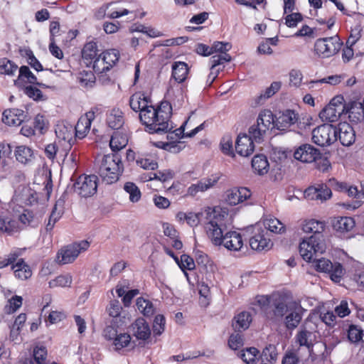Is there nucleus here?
I'll list each match as a JSON object with an SVG mask.
<instances>
[{"mask_svg":"<svg viewBox=\"0 0 364 364\" xmlns=\"http://www.w3.org/2000/svg\"><path fill=\"white\" fill-rule=\"evenodd\" d=\"M128 142L127 136L119 132H115L111 137L109 146L112 151H119L126 146Z\"/></svg>","mask_w":364,"mask_h":364,"instance_id":"37998d69","label":"nucleus"},{"mask_svg":"<svg viewBox=\"0 0 364 364\" xmlns=\"http://www.w3.org/2000/svg\"><path fill=\"white\" fill-rule=\"evenodd\" d=\"M18 222L9 218H0V230L9 235L18 232L19 230Z\"/></svg>","mask_w":364,"mask_h":364,"instance_id":"c03bdc74","label":"nucleus"},{"mask_svg":"<svg viewBox=\"0 0 364 364\" xmlns=\"http://www.w3.org/2000/svg\"><path fill=\"white\" fill-rule=\"evenodd\" d=\"M290 301L280 298L274 302L273 314L276 318H282L289 310Z\"/></svg>","mask_w":364,"mask_h":364,"instance_id":"a18cd8bd","label":"nucleus"},{"mask_svg":"<svg viewBox=\"0 0 364 364\" xmlns=\"http://www.w3.org/2000/svg\"><path fill=\"white\" fill-rule=\"evenodd\" d=\"M326 245L324 241L316 240L314 237L304 239L299 244V254L302 258L310 262L317 253L325 252Z\"/></svg>","mask_w":364,"mask_h":364,"instance_id":"9d476101","label":"nucleus"},{"mask_svg":"<svg viewBox=\"0 0 364 364\" xmlns=\"http://www.w3.org/2000/svg\"><path fill=\"white\" fill-rule=\"evenodd\" d=\"M337 139H338L342 145L349 146L355 140V133L353 128L347 122H341L338 125Z\"/></svg>","mask_w":364,"mask_h":364,"instance_id":"4be33fe9","label":"nucleus"},{"mask_svg":"<svg viewBox=\"0 0 364 364\" xmlns=\"http://www.w3.org/2000/svg\"><path fill=\"white\" fill-rule=\"evenodd\" d=\"M173 127H175V126L173 125ZM174 128L175 127H173L172 129H171L170 131L166 132V133H168L167 139L171 140V141L166 143L164 145V149L166 150H168V151H170L172 152H178L182 149V148L181 146V142H180L178 141H176L174 132H173V131H172ZM164 133L165 132H162L161 134H164Z\"/></svg>","mask_w":364,"mask_h":364,"instance_id":"864d4df0","label":"nucleus"},{"mask_svg":"<svg viewBox=\"0 0 364 364\" xmlns=\"http://www.w3.org/2000/svg\"><path fill=\"white\" fill-rule=\"evenodd\" d=\"M222 211L223 210L220 208L217 207L215 208H207L197 213L189 212L186 223L191 227H196L200 222L203 221L205 223V229L208 234L209 225L211 223L214 225V222H216L215 218H218V215H220Z\"/></svg>","mask_w":364,"mask_h":364,"instance_id":"0eeeda50","label":"nucleus"},{"mask_svg":"<svg viewBox=\"0 0 364 364\" xmlns=\"http://www.w3.org/2000/svg\"><path fill=\"white\" fill-rule=\"evenodd\" d=\"M124 190L129 194V199L132 203H137L141 199V191L135 183H125Z\"/></svg>","mask_w":364,"mask_h":364,"instance_id":"8fccbe9b","label":"nucleus"},{"mask_svg":"<svg viewBox=\"0 0 364 364\" xmlns=\"http://www.w3.org/2000/svg\"><path fill=\"white\" fill-rule=\"evenodd\" d=\"M177 263L186 277H188V274L186 270H192L195 268V263L193 258L185 254L181 256V259L180 261L178 260Z\"/></svg>","mask_w":364,"mask_h":364,"instance_id":"13d9d810","label":"nucleus"},{"mask_svg":"<svg viewBox=\"0 0 364 364\" xmlns=\"http://www.w3.org/2000/svg\"><path fill=\"white\" fill-rule=\"evenodd\" d=\"M314 267L318 272L328 273L331 280L335 282H339L345 273V269L340 263H332L325 258L314 260Z\"/></svg>","mask_w":364,"mask_h":364,"instance_id":"9b49d317","label":"nucleus"},{"mask_svg":"<svg viewBox=\"0 0 364 364\" xmlns=\"http://www.w3.org/2000/svg\"><path fill=\"white\" fill-rule=\"evenodd\" d=\"M346 74L330 75L327 77H324L317 80H311L309 82V88H313L316 84L328 83L331 85H337L343 82L346 78Z\"/></svg>","mask_w":364,"mask_h":364,"instance_id":"79ce46f5","label":"nucleus"},{"mask_svg":"<svg viewBox=\"0 0 364 364\" xmlns=\"http://www.w3.org/2000/svg\"><path fill=\"white\" fill-rule=\"evenodd\" d=\"M252 321V315L248 311H242L237 314L232 321V327L237 331L246 330Z\"/></svg>","mask_w":364,"mask_h":364,"instance_id":"473e14b6","label":"nucleus"},{"mask_svg":"<svg viewBox=\"0 0 364 364\" xmlns=\"http://www.w3.org/2000/svg\"><path fill=\"white\" fill-rule=\"evenodd\" d=\"M77 80L82 87H92L95 82V77L91 71H83L79 73Z\"/></svg>","mask_w":364,"mask_h":364,"instance_id":"3c124183","label":"nucleus"},{"mask_svg":"<svg viewBox=\"0 0 364 364\" xmlns=\"http://www.w3.org/2000/svg\"><path fill=\"white\" fill-rule=\"evenodd\" d=\"M14 154L16 159L23 164H30L35 159L33 150L25 145L16 146Z\"/></svg>","mask_w":364,"mask_h":364,"instance_id":"c756f323","label":"nucleus"},{"mask_svg":"<svg viewBox=\"0 0 364 364\" xmlns=\"http://www.w3.org/2000/svg\"><path fill=\"white\" fill-rule=\"evenodd\" d=\"M276 117L269 109L262 110L257 117V124L252 125L249 129V133L256 142L263 140L267 132L275 127Z\"/></svg>","mask_w":364,"mask_h":364,"instance_id":"20e7f679","label":"nucleus"},{"mask_svg":"<svg viewBox=\"0 0 364 364\" xmlns=\"http://www.w3.org/2000/svg\"><path fill=\"white\" fill-rule=\"evenodd\" d=\"M55 132L59 140L63 141L65 149L68 150L76 141L74 136V127L70 123L65 122H59L55 127Z\"/></svg>","mask_w":364,"mask_h":364,"instance_id":"4468645a","label":"nucleus"},{"mask_svg":"<svg viewBox=\"0 0 364 364\" xmlns=\"http://www.w3.org/2000/svg\"><path fill=\"white\" fill-rule=\"evenodd\" d=\"M250 196L251 192L247 188H234L228 191L226 200L230 205H235L246 200Z\"/></svg>","mask_w":364,"mask_h":364,"instance_id":"393cba45","label":"nucleus"},{"mask_svg":"<svg viewBox=\"0 0 364 364\" xmlns=\"http://www.w3.org/2000/svg\"><path fill=\"white\" fill-rule=\"evenodd\" d=\"M107 123L113 129H120L124 123L122 112L119 109H112L107 114Z\"/></svg>","mask_w":364,"mask_h":364,"instance_id":"f704fd0d","label":"nucleus"},{"mask_svg":"<svg viewBox=\"0 0 364 364\" xmlns=\"http://www.w3.org/2000/svg\"><path fill=\"white\" fill-rule=\"evenodd\" d=\"M258 351L255 348H247L242 350L240 358L247 364H255Z\"/></svg>","mask_w":364,"mask_h":364,"instance_id":"052dcab7","label":"nucleus"},{"mask_svg":"<svg viewBox=\"0 0 364 364\" xmlns=\"http://www.w3.org/2000/svg\"><path fill=\"white\" fill-rule=\"evenodd\" d=\"M277 353L274 346L266 347L260 355L262 364H274L277 360Z\"/></svg>","mask_w":364,"mask_h":364,"instance_id":"49530a36","label":"nucleus"},{"mask_svg":"<svg viewBox=\"0 0 364 364\" xmlns=\"http://www.w3.org/2000/svg\"><path fill=\"white\" fill-rule=\"evenodd\" d=\"M122 307L118 300H112L108 306L107 311L109 315L113 318H117L120 316Z\"/></svg>","mask_w":364,"mask_h":364,"instance_id":"338daca9","label":"nucleus"},{"mask_svg":"<svg viewBox=\"0 0 364 364\" xmlns=\"http://www.w3.org/2000/svg\"><path fill=\"white\" fill-rule=\"evenodd\" d=\"M18 78L14 80V84L18 85L21 82H26L30 84H36L42 87H47L45 84L37 81V77L31 73L28 67L21 66L18 70Z\"/></svg>","mask_w":364,"mask_h":364,"instance_id":"2f4dec72","label":"nucleus"},{"mask_svg":"<svg viewBox=\"0 0 364 364\" xmlns=\"http://www.w3.org/2000/svg\"><path fill=\"white\" fill-rule=\"evenodd\" d=\"M316 328L317 326L315 323L306 319L295 336L296 343L300 346L306 347L310 353L316 340L318 334Z\"/></svg>","mask_w":364,"mask_h":364,"instance_id":"6e6552de","label":"nucleus"},{"mask_svg":"<svg viewBox=\"0 0 364 364\" xmlns=\"http://www.w3.org/2000/svg\"><path fill=\"white\" fill-rule=\"evenodd\" d=\"M136 306L138 310L145 316H151L154 313L153 304L143 297H139L136 299Z\"/></svg>","mask_w":364,"mask_h":364,"instance_id":"09e8293b","label":"nucleus"},{"mask_svg":"<svg viewBox=\"0 0 364 364\" xmlns=\"http://www.w3.org/2000/svg\"><path fill=\"white\" fill-rule=\"evenodd\" d=\"M250 245L252 250L261 252L269 250L272 247V242L267 232L261 230L250 237Z\"/></svg>","mask_w":364,"mask_h":364,"instance_id":"412c9836","label":"nucleus"},{"mask_svg":"<svg viewBox=\"0 0 364 364\" xmlns=\"http://www.w3.org/2000/svg\"><path fill=\"white\" fill-rule=\"evenodd\" d=\"M343 45L337 35L331 37L321 38L314 43V52L321 58H331L338 53Z\"/></svg>","mask_w":364,"mask_h":364,"instance_id":"39448f33","label":"nucleus"},{"mask_svg":"<svg viewBox=\"0 0 364 364\" xmlns=\"http://www.w3.org/2000/svg\"><path fill=\"white\" fill-rule=\"evenodd\" d=\"M252 166L259 175H264L268 172L269 163L264 155H256L252 160Z\"/></svg>","mask_w":364,"mask_h":364,"instance_id":"58836bf2","label":"nucleus"},{"mask_svg":"<svg viewBox=\"0 0 364 364\" xmlns=\"http://www.w3.org/2000/svg\"><path fill=\"white\" fill-rule=\"evenodd\" d=\"M92 63V68L95 73H102L109 70V68H107V64H105V60H104L102 54L97 56Z\"/></svg>","mask_w":364,"mask_h":364,"instance_id":"680f3d73","label":"nucleus"},{"mask_svg":"<svg viewBox=\"0 0 364 364\" xmlns=\"http://www.w3.org/2000/svg\"><path fill=\"white\" fill-rule=\"evenodd\" d=\"M348 114L351 122L361 121L364 115V104L358 101H350L347 103L343 115Z\"/></svg>","mask_w":364,"mask_h":364,"instance_id":"a878e982","label":"nucleus"},{"mask_svg":"<svg viewBox=\"0 0 364 364\" xmlns=\"http://www.w3.org/2000/svg\"><path fill=\"white\" fill-rule=\"evenodd\" d=\"M105 15L109 18H118L132 13L127 9L122 8L115 2H109L102 6Z\"/></svg>","mask_w":364,"mask_h":364,"instance_id":"c85d7f7f","label":"nucleus"},{"mask_svg":"<svg viewBox=\"0 0 364 364\" xmlns=\"http://www.w3.org/2000/svg\"><path fill=\"white\" fill-rule=\"evenodd\" d=\"M326 224L323 221L315 219L304 220L301 224V230L305 233H312L309 237L324 241L323 232L325 230Z\"/></svg>","mask_w":364,"mask_h":364,"instance_id":"f3484780","label":"nucleus"},{"mask_svg":"<svg viewBox=\"0 0 364 364\" xmlns=\"http://www.w3.org/2000/svg\"><path fill=\"white\" fill-rule=\"evenodd\" d=\"M264 225L270 232L282 234L285 232V225L277 218L267 216L264 219Z\"/></svg>","mask_w":364,"mask_h":364,"instance_id":"ea45409f","label":"nucleus"},{"mask_svg":"<svg viewBox=\"0 0 364 364\" xmlns=\"http://www.w3.org/2000/svg\"><path fill=\"white\" fill-rule=\"evenodd\" d=\"M255 141L249 133L240 134L238 135L235 142V150L241 156L247 157L250 156L255 151L254 141Z\"/></svg>","mask_w":364,"mask_h":364,"instance_id":"dca6fc26","label":"nucleus"},{"mask_svg":"<svg viewBox=\"0 0 364 364\" xmlns=\"http://www.w3.org/2000/svg\"><path fill=\"white\" fill-rule=\"evenodd\" d=\"M305 309L298 300H290L289 310L284 318V325L289 330H294L299 325Z\"/></svg>","mask_w":364,"mask_h":364,"instance_id":"ddd939ff","label":"nucleus"},{"mask_svg":"<svg viewBox=\"0 0 364 364\" xmlns=\"http://www.w3.org/2000/svg\"><path fill=\"white\" fill-rule=\"evenodd\" d=\"M220 146L223 154L230 156H235L232 148V139L230 135H225L222 138Z\"/></svg>","mask_w":364,"mask_h":364,"instance_id":"bf43d9fd","label":"nucleus"},{"mask_svg":"<svg viewBox=\"0 0 364 364\" xmlns=\"http://www.w3.org/2000/svg\"><path fill=\"white\" fill-rule=\"evenodd\" d=\"M97 46L94 41L87 42L82 50V57L87 63H92V60L97 56Z\"/></svg>","mask_w":364,"mask_h":364,"instance_id":"a19ab883","label":"nucleus"},{"mask_svg":"<svg viewBox=\"0 0 364 364\" xmlns=\"http://www.w3.org/2000/svg\"><path fill=\"white\" fill-rule=\"evenodd\" d=\"M72 277L69 274H62L58 276L54 279L49 282V287L51 288L54 287H70L72 284Z\"/></svg>","mask_w":364,"mask_h":364,"instance_id":"603ef678","label":"nucleus"},{"mask_svg":"<svg viewBox=\"0 0 364 364\" xmlns=\"http://www.w3.org/2000/svg\"><path fill=\"white\" fill-rule=\"evenodd\" d=\"M171 77L178 83H183L188 77L189 68L188 65L181 61H176L172 64Z\"/></svg>","mask_w":364,"mask_h":364,"instance_id":"cd10ccee","label":"nucleus"},{"mask_svg":"<svg viewBox=\"0 0 364 364\" xmlns=\"http://www.w3.org/2000/svg\"><path fill=\"white\" fill-rule=\"evenodd\" d=\"M299 120V115L294 110L286 109L276 117L275 127L279 130H287Z\"/></svg>","mask_w":364,"mask_h":364,"instance_id":"aec40b11","label":"nucleus"},{"mask_svg":"<svg viewBox=\"0 0 364 364\" xmlns=\"http://www.w3.org/2000/svg\"><path fill=\"white\" fill-rule=\"evenodd\" d=\"M284 19L287 26L289 28H294L299 23L302 21L303 16L300 13L291 12L290 14L287 15Z\"/></svg>","mask_w":364,"mask_h":364,"instance_id":"e2e57ef3","label":"nucleus"},{"mask_svg":"<svg viewBox=\"0 0 364 364\" xmlns=\"http://www.w3.org/2000/svg\"><path fill=\"white\" fill-rule=\"evenodd\" d=\"M16 278L20 280H26L32 276L30 266L23 259H18L11 267Z\"/></svg>","mask_w":364,"mask_h":364,"instance_id":"7c9ffc66","label":"nucleus"},{"mask_svg":"<svg viewBox=\"0 0 364 364\" xmlns=\"http://www.w3.org/2000/svg\"><path fill=\"white\" fill-rule=\"evenodd\" d=\"M98 173L107 184L117 182L124 171L121 157L117 154H109L97 158Z\"/></svg>","mask_w":364,"mask_h":364,"instance_id":"7ed1b4c3","label":"nucleus"},{"mask_svg":"<svg viewBox=\"0 0 364 364\" xmlns=\"http://www.w3.org/2000/svg\"><path fill=\"white\" fill-rule=\"evenodd\" d=\"M172 107L168 102H162L156 108L148 105L141 110L139 118L150 134H161L172 129L173 122L170 120Z\"/></svg>","mask_w":364,"mask_h":364,"instance_id":"f257e3e1","label":"nucleus"},{"mask_svg":"<svg viewBox=\"0 0 364 364\" xmlns=\"http://www.w3.org/2000/svg\"><path fill=\"white\" fill-rule=\"evenodd\" d=\"M130 342V336L128 333H124L117 334L113 341V345L114 346L115 350H119L128 346Z\"/></svg>","mask_w":364,"mask_h":364,"instance_id":"4d7b16f0","label":"nucleus"},{"mask_svg":"<svg viewBox=\"0 0 364 364\" xmlns=\"http://www.w3.org/2000/svg\"><path fill=\"white\" fill-rule=\"evenodd\" d=\"M97 188V176L95 175H82L78 177L74 183V191L82 197H90Z\"/></svg>","mask_w":364,"mask_h":364,"instance_id":"f8f14e48","label":"nucleus"},{"mask_svg":"<svg viewBox=\"0 0 364 364\" xmlns=\"http://www.w3.org/2000/svg\"><path fill=\"white\" fill-rule=\"evenodd\" d=\"M26 119V114L22 109L13 108L6 109L3 112L2 121L9 126L18 127Z\"/></svg>","mask_w":364,"mask_h":364,"instance_id":"b1692460","label":"nucleus"},{"mask_svg":"<svg viewBox=\"0 0 364 364\" xmlns=\"http://www.w3.org/2000/svg\"><path fill=\"white\" fill-rule=\"evenodd\" d=\"M363 330L358 326L351 325L348 331V339L353 343L360 341L362 339Z\"/></svg>","mask_w":364,"mask_h":364,"instance_id":"0e129e2a","label":"nucleus"},{"mask_svg":"<svg viewBox=\"0 0 364 364\" xmlns=\"http://www.w3.org/2000/svg\"><path fill=\"white\" fill-rule=\"evenodd\" d=\"M101 54L104 58V60H105L107 68H109V69L115 65L119 58V53L116 49L107 50Z\"/></svg>","mask_w":364,"mask_h":364,"instance_id":"5fc2aeb1","label":"nucleus"},{"mask_svg":"<svg viewBox=\"0 0 364 364\" xmlns=\"http://www.w3.org/2000/svg\"><path fill=\"white\" fill-rule=\"evenodd\" d=\"M312 140L318 146H328L337 140V129L328 124L318 126L312 132Z\"/></svg>","mask_w":364,"mask_h":364,"instance_id":"1a4fd4ad","label":"nucleus"},{"mask_svg":"<svg viewBox=\"0 0 364 364\" xmlns=\"http://www.w3.org/2000/svg\"><path fill=\"white\" fill-rule=\"evenodd\" d=\"M95 117V112L93 111H89L84 115H82L74 128V132L75 137L80 139L85 138L88 134L92 122Z\"/></svg>","mask_w":364,"mask_h":364,"instance_id":"6ab92c4d","label":"nucleus"},{"mask_svg":"<svg viewBox=\"0 0 364 364\" xmlns=\"http://www.w3.org/2000/svg\"><path fill=\"white\" fill-rule=\"evenodd\" d=\"M18 67L13 61L4 58L0 59V74L13 76L17 72Z\"/></svg>","mask_w":364,"mask_h":364,"instance_id":"de8ad7c7","label":"nucleus"},{"mask_svg":"<svg viewBox=\"0 0 364 364\" xmlns=\"http://www.w3.org/2000/svg\"><path fill=\"white\" fill-rule=\"evenodd\" d=\"M129 105L134 112H140L148 106V101L144 94L136 92L129 99Z\"/></svg>","mask_w":364,"mask_h":364,"instance_id":"4c0bfd02","label":"nucleus"},{"mask_svg":"<svg viewBox=\"0 0 364 364\" xmlns=\"http://www.w3.org/2000/svg\"><path fill=\"white\" fill-rule=\"evenodd\" d=\"M24 93L30 98L34 100H45L42 92L36 87L32 85L26 86L24 88Z\"/></svg>","mask_w":364,"mask_h":364,"instance_id":"774afa93","label":"nucleus"},{"mask_svg":"<svg viewBox=\"0 0 364 364\" xmlns=\"http://www.w3.org/2000/svg\"><path fill=\"white\" fill-rule=\"evenodd\" d=\"M331 225L336 232L343 234L351 231L355 225V222L351 217L341 216L333 218Z\"/></svg>","mask_w":364,"mask_h":364,"instance_id":"bb28decb","label":"nucleus"},{"mask_svg":"<svg viewBox=\"0 0 364 364\" xmlns=\"http://www.w3.org/2000/svg\"><path fill=\"white\" fill-rule=\"evenodd\" d=\"M90 242L82 240L61 248L57 253L55 262L60 265L73 262L79 254L88 249Z\"/></svg>","mask_w":364,"mask_h":364,"instance_id":"423d86ee","label":"nucleus"},{"mask_svg":"<svg viewBox=\"0 0 364 364\" xmlns=\"http://www.w3.org/2000/svg\"><path fill=\"white\" fill-rule=\"evenodd\" d=\"M219 177L211 176L198 181L196 183L191 184L187 189L186 196H196L198 193H203L213 188L218 181Z\"/></svg>","mask_w":364,"mask_h":364,"instance_id":"a211bd4d","label":"nucleus"},{"mask_svg":"<svg viewBox=\"0 0 364 364\" xmlns=\"http://www.w3.org/2000/svg\"><path fill=\"white\" fill-rule=\"evenodd\" d=\"M131 331L138 340L146 341L151 334L149 323L143 318H139L131 326Z\"/></svg>","mask_w":364,"mask_h":364,"instance_id":"5701e85b","label":"nucleus"},{"mask_svg":"<svg viewBox=\"0 0 364 364\" xmlns=\"http://www.w3.org/2000/svg\"><path fill=\"white\" fill-rule=\"evenodd\" d=\"M320 151L313 146L305 144L298 147L294 153L295 159L304 163H311L319 157Z\"/></svg>","mask_w":364,"mask_h":364,"instance_id":"2eb2a0df","label":"nucleus"},{"mask_svg":"<svg viewBox=\"0 0 364 364\" xmlns=\"http://www.w3.org/2000/svg\"><path fill=\"white\" fill-rule=\"evenodd\" d=\"M282 87V82L279 81H275L271 83L269 87H267L262 91L256 99L257 104L262 105L269 98L274 95Z\"/></svg>","mask_w":364,"mask_h":364,"instance_id":"e433bc0d","label":"nucleus"},{"mask_svg":"<svg viewBox=\"0 0 364 364\" xmlns=\"http://www.w3.org/2000/svg\"><path fill=\"white\" fill-rule=\"evenodd\" d=\"M64 205H65V200L63 198H59L50 213V215L48 219V222L46 225V230H51L55 223L59 220V219L62 217L63 213H64Z\"/></svg>","mask_w":364,"mask_h":364,"instance_id":"72a5a7b5","label":"nucleus"},{"mask_svg":"<svg viewBox=\"0 0 364 364\" xmlns=\"http://www.w3.org/2000/svg\"><path fill=\"white\" fill-rule=\"evenodd\" d=\"M230 58V56L227 53L214 55L210 59V68H218V65L225 62H229Z\"/></svg>","mask_w":364,"mask_h":364,"instance_id":"69168bd1","label":"nucleus"},{"mask_svg":"<svg viewBox=\"0 0 364 364\" xmlns=\"http://www.w3.org/2000/svg\"><path fill=\"white\" fill-rule=\"evenodd\" d=\"M342 115L343 113L340 111V109L334 108L328 105L319 113L321 120L328 122H337Z\"/></svg>","mask_w":364,"mask_h":364,"instance_id":"c9c22d12","label":"nucleus"},{"mask_svg":"<svg viewBox=\"0 0 364 364\" xmlns=\"http://www.w3.org/2000/svg\"><path fill=\"white\" fill-rule=\"evenodd\" d=\"M228 218V214L223 210L220 215L215 218L214 225H209L208 237L215 245H223L229 250L238 251L243 245L242 236L236 231H227Z\"/></svg>","mask_w":364,"mask_h":364,"instance_id":"f03ea898","label":"nucleus"},{"mask_svg":"<svg viewBox=\"0 0 364 364\" xmlns=\"http://www.w3.org/2000/svg\"><path fill=\"white\" fill-rule=\"evenodd\" d=\"M166 319L161 314L155 316L153 323V333L155 336H160L165 330Z\"/></svg>","mask_w":364,"mask_h":364,"instance_id":"6e6d98bb","label":"nucleus"}]
</instances>
